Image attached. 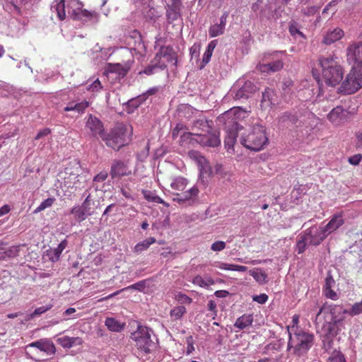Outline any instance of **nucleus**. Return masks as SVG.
Returning a JSON list of instances; mask_svg holds the SVG:
<instances>
[{"instance_id": "8", "label": "nucleus", "mask_w": 362, "mask_h": 362, "mask_svg": "<svg viewBox=\"0 0 362 362\" xmlns=\"http://www.w3.org/2000/svg\"><path fill=\"white\" fill-rule=\"evenodd\" d=\"M153 331L146 326L139 325L137 329L132 333L131 338L139 349L146 354L151 353L156 348V343L151 335Z\"/></svg>"}, {"instance_id": "57", "label": "nucleus", "mask_w": 362, "mask_h": 362, "mask_svg": "<svg viewBox=\"0 0 362 362\" xmlns=\"http://www.w3.org/2000/svg\"><path fill=\"white\" fill-rule=\"evenodd\" d=\"M226 244L223 241L218 240L212 243L211 250L214 252H220L226 248Z\"/></svg>"}, {"instance_id": "55", "label": "nucleus", "mask_w": 362, "mask_h": 362, "mask_svg": "<svg viewBox=\"0 0 362 362\" xmlns=\"http://www.w3.org/2000/svg\"><path fill=\"white\" fill-rule=\"evenodd\" d=\"M46 257L52 262H55L59 259L60 255L54 250L50 248L46 251Z\"/></svg>"}, {"instance_id": "32", "label": "nucleus", "mask_w": 362, "mask_h": 362, "mask_svg": "<svg viewBox=\"0 0 362 362\" xmlns=\"http://www.w3.org/2000/svg\"><path fill=\"white\" fill-rule=\"evenodd\" d=\"M188 185V180L183 177H177L170 184L172 189L177 191H183Z\"/></svg>"}, {"instance_id": "9", "label": "nucleus", "mask_w": 362, "mask_h": 362, "mask_svg": "<svg viewBox=\"0 0 362 362\" xmlns=\"http://www.w3.org/2000/svg\"><path fill=\"white\" fill-rule=\"evenodd\" d=\"M257 90V87L254 82L240 78L230 90V94L235 100H245L251 97Z\"/></svg>"}, {"instance_id": "16", "label": "nucleus", "mask_w": 362, "mask_h": 362, "mask_svg": "<svg viewBox=\"0 0 362 362\" xmlns=\"http://www.w3.org/2000/svg\"><path fill=\"white\" fill-rule=\"evenodd\" d=\"M166 4V16L169 22L177 20L181 16L182 3L180 0H164Z\"/></svg>"}, {"instance_id": "41", "label": "nucleus", "mask_w": 362, "mask_h": 362, "mask_svg": "<svg viewBox=\"0 0 362 362\" xmlns=\"http://www.w3.org/2000/svg\"><path fill=\"white\" fill-rule=\"evenodd\" d=\"M344 313L354 316L362 313V300L354 303L349 310H344Z\"/></svg>"}, {"instance_id": "3", "label": "nucleus", "mask_w": 362, "mask_h": 362, "mask_svg": "<svg viewBox=\"0 0 362 362\" xmlns=\"http://www.w3.org/2000/svg\"><path fill=\"white\" fill-rule=\"evenodd\" d=\"M288 349L298 356L306 355L314 345V334L300 327H288Z\"/></svg>"}, {"instance_id": "30", "label": "nucleus", "mask_w": 362, "mask_h": 362, "mask_svg": "<svg viewBox=\"0 0 362 362\" xmlns=\"http://www.w3.org/2000/svg\"><path fill=\"white\" fill-rule=\"evenodd\" d=\"M252 321L253 318L251 315H243L236 320L234 326L239 329H243L250 326Z\"/></svg>"}, {"instance_id": "42", "label": "nucleus", "mask_w": 362, "mask_h": 362, "mask_svg": "<svg viewBox=\"0 0 362 362\" xmlns=\"http://www.w3.org/2000/svg\"><path fill=\"white\" fill-rule=\"evenodd\" d=\"M217 267L220 269L223 270H228V271H237V272H245V267H237L234 264H228V263H218Z\"/></svg>"}, {"instance_id": "13", "label": "nucleus", "mask_w": 362, "mask_h": 362, "mask_svg": "<svg viewBox=\"0 0 362 362\" xmlns=\"http://www.w3.org/2000/svg\"><path fill=\"white\" fill-rule=\"evenodd\" d=\"M347 61L349 64L362 66V42H354L346 49Z\"/></svg>"}, {"instance_id": "28", "label": "nucleus", "mask_w": 362, "mask_h": 362, "mask_svg": "<svg viewBox=\"0 0 362 362\" xmlns=\"http://www.w3.org/2000/svg\"><path fill=\"white\" fill-rule=\"evenodd\" d=\"M274 90L271 88H266L262 93V98L261 100V107L263 109L270 107L274 104Z\"/></svg>"}, {"instance_id": "4", "label": "nucleus", "mask_w": 362, "mask_h": 362, "mask_svg": "<svg viewBox=\"0 0 362 362\" xmlns=\"http://www.w3.org/2000/svg\"><path fill=\"white\" fill-rule=\"evenodd\" d=\"M247 112L240 107H233L217 118L218 124H223L225 127L226 136L224 140L226 148L229 151L233 149V145L236 141L239 124L238 120Z\"/></svg>"}, {"instance_id": "22", "label": "nucleus", "mask_w": 362, "mask_h": 362, "mask_svg": "<svg viewBox=\"0 0 362 362\" xmlns=\"http://www.w3.org/2000/svg\"><path fill=\"white\" fill-rule=\"evenodd\" d=\"M83 196L86 197L85 200L81 204V206L83 208V210L88 214L90 216L95 213V209L99 206V202L98 201L94 200L90 194L86 191L83 193Z\"/></svg>"}, {"instance_id": "40", "label": "nucleus", "mask_w": 362, "mask_h": 362, "mask_svg": "<svg viewBox=\"0 0 362 362\" xmlns=\"http://www.w3.org/2000/svg\"><path fill=\"white\" fill-rule=\"evenodd\" d=\"M225 28L221 25L216 23L211 25L209 29V35L210 37H215L222 35L224 33Z\"/></svg>"}, {"instance_id": "5", "label": "nucleus", "mask_w": 362, "mask_h": 362, "mask_svg": "<svg viewBox=\"0 0 362 362\" xmlns=\"http://www.w3.org/2000/svg\"><path fill=\"white\" fill-rule=\"evenodd\" d=\"M322 67V74L325 83L329 86H335L342 81L343 69L337 57L334 56L322 57L319 59Z\"/></svg>"}, {"instance_id": "44", "label": "nucleus", "mask_w": 362, "mask_h": 362, "mask_svg": "<svg viewBox=\"0 0 362 362\" xmlns=\"http://www.w3.org/2000/svg\"><path fill=\"white\" fill-rule=\"evenodd\" d=\"M78 177L76 175H70L68 177L65 178L64 180V185L67 187H71V189H74V191H76L78 186L77 185V182L78 180H77Z\"/></svg>"}, {"instance_id": "24", "label": "nucleus", "mask_w": 362, "mask_h": 362, "mask_svg": "<svg viewBox=\"0 0 362 362\" xmlns=\"http://www.w3.org/2000/svg\"><path fill=\"white\" fill-rule=\"evenodd\" d=\"M129 66L121 64H108L106 67L107 74H115L118 78H123L127 73Z\"/></svg>"}, {"instance_id": "34", "label": "nucleus", "mask_w": 362, "mask_h": 362, "mask_svg": "<svg viewBox=\"0 0 362 362\" xmlns=\"http://www.w3.org/2000/svg\"><path fill=\"white\" fill-rule=\"evenodd\" d=\"M142 194H143L144 198L148 202L162 204L164 206H168V204L163 199H161L160 197L156 195L151 191L143 190Z\"/></svg>"}, {"instance_id": "21", "label": "nucleus", "mask_w": 362, "mask_h": 362, "mask_svg": "<svg viewBox=\"0 0 362 362\" xmlns=\"http://www.w3.org/2000/svg\"><path fill=\"white\" fill-rule=\"evenodd\" d=\"M344 35V32L339 28L329 29L324 35L322 42L329 45L339 40Z\"/></svg>"}, {"instance_id": "43", "label": "nucleus", "mask_w": 362, "mask_h": 362, "mask_svg": "<svg viewBox=\"0 0 362 362\" xmlns=\"http://www.w3.org/2000/svg\"><path fill=\"white\" fill-rule=\"evenodd\" d=\"M55 199L54 197H49L44 200L33 211L34 214H37L42 211H44L47 208L52 206L54 204Z\"/></svg>"}, {"instance_id": "18", "label": "nucleus", "mask_w": 362, "mask_h": 362, "mask_svg": "<svg viewBox=\"0 0 362 362\" xmlns=\"http://www.w3.org/2000/svg\"><path fill=\"white\" fill-rule=\"evenodd\" d=\"M27 347L36 348L44 352L46 356H52L56 353V347L54 343L49 339L47 338L33 341L27 345Z\"/></svg>"}, {"instance_id": "37", "label": "nucleus", "mask_w": 362, "mask_h": 362, "mask_svg": "<svg viewBox=\"0 0 362 362\" xmlns=\"http://www.w3.org/2000/svg\"><path fill=\"white\" fill-rule=\"evenodd\" d=\"M191 154L194 156L197 160V163L201 167L200 171L201 173L204 170L206 171L209 168V163L206 159L202 156L200 153L197 151L192 152Z\"/></svg>"}, {"instance_id": "54", "label": "nucleus", "mask_w": 362, "mask_h": 362, "mask_svg": "<svg viewBox=\"0 0 362 362\" xmlns=\"http://www.w3.org/2000/svg\"><path fill=\"white\" fill-rule=\"evenodd\" d=\"M253 278L260 284H266L268 281L267 273H251Z\"/></svg>"}, {"instance_id": "39", "label": "nucleus", "mask_w": 362, "mask_h": 362, "mask_svg": "<svg viewBox=\"0 0 362 362\" xmlns=\"http://www.w3.org/2000/svg\"><path fill=\"white\" fill-rule=\"evenodd\" d=\"M4 7L7 12L11 14L21 15V8L13 1L6 2Z\"/></svg>"}, {"instance_id": "19", "label": "nucleus", "mask_w": 362, "mask_h": 362, "mask_svg": "<svg viewBox=\"0 0 362 362\" xmlns=\"http://www.w3.org/2000/svg\"><path fill=\"white\" fill-rule=\"evenodd\" d=\"M131 171L129 170L126 163L122 160H115L111 166L110 175L112 178L129 175Z\"/></svg>"}, {"instance_id": "15", "label": "nucleus", "mask_w": 362, "mask_h": 362, "mask_svg": "<svg viewBox=\"0 0 362 362\" xmlns=\"http://www.w3.org/2000/svg\"><path fill=\"white\" fill-rule=\"evenodd\" d=\"M349 112L341 106H337L327 115V119L335 126L341 125L348 120Z\"/></svg>"}, {"instance_id": "62", "label": "nucleus", "mask_w": 362, "mask_h": 362, "mask_svg": "<svg viewBox=\"0 0 362 362\" xmlns=\"http://www.w3.org/2000/svg\"><path fill=\"white\" fill-rule=\"evenodd\" d=\"M207 308L209 311L211 312V315L213 318L215 319L217 315V310H216V303L213 300H209L207 303Z\"/></svg>"}, {"instance_id": "36", "label": "nucleus", "mask_w": 362, "mask_h": 362, "mask_svg": "<svg viewBox=\"0 0 362 362\" xmlns=\"http://www.w3.org/2000/svg\"><path fill=\"white\" fill-rule=\"evenodd\" d=\"M159 88L158 87H153L149 88L146 93L143 94L142 95H139L136 99H133L130 100V103H132L133 105H139L141 103H143L146 99V95H153L156 92H158Z\"/></svg>"}, {"instance_id": "12", "label": "nucleus", "mask_w": 362, "mask_h": 362, "mask_svg": "<svg viewBox=\"0 0 362 362\" xmlns=\"http://www.w3.org/2000/svg\"><path fill=\"white\" fill-rule=\"evenodd\" d=\"M200 185L201 184L197 182L189 189L181 194H177L173 198V200L177 202L180 204L192 205L197 201L200 191Z\"/></svg>"}, {"instance_id": "61", "label": "nucleus", "mask_w": 362, "mask_h": 362, "mask_svg": "<svg viewBox=\"0 0 362 362\" xmlns=\"http://www.w3.org/2000/svg\"><path fill=\"white\" fill-rule=\"evenodd\" d=\"M341 1V0H332L330 2H329L325 6V7L324 8V9L322 11V13L324 14V13H328V11L329 10H334V11H336L335 7Z\"/></svg>"}, {"instance_id": "7", "label": "nucleus", "mask_w": 362, "mask_h": 362, "mask_svg": "<svg viewBox=\"0 0 362 362\" xmlns=\"http://www.w3.org/2000/svg\"><path fill=\"white\" fill-rule=\"evenodd\" d=\"M240 143L248 149L255 151L262 150L268 143L264 127L260 124L253 126L248 134L241 136Z\"/></svg>"}, {"instance_id": "23", "label": "nucleus", "mask_w": 362, "mask_h": 362, "mask_svg": "<svg viewBox=\"0 0 362 362\" xmlns=\"http://www.w3.org/2000/svg\"><path fill=\"white\" fill-rule=\"evenodd\" d=\"M336 286V283L334 279L332 278L331 275H328L325 279V285L323 287V291L325 296L327 298L336 300L338 299V294L332 289Z\"/></svg>"}, {"instance_id": "25", "label": "nucleus", "mask_w": 362, "mask_h": 362, "mask_svg": "<svg viewBox=\"0 0 362 362\" xmlns=\"http://www.w3.org/2000/svg\"><path fill=\"white\" fill-rule=\"evenodd\" d=\"M344 223L341 214H336L332 216L329 223L323 228L328 235L337 230Z\"/></svg>"}, {"instance_id": "49", "label": "nucleus", "mask_w": 362, "mask_h": 362, "mask_svg": "<svg viewBox=\"0 0 362 362\" xmlns=\"http://www.w3.org/2000/svg\"><path fill=\"white\" fill-rule=\"evenodd\" d=\"M308 245H309V243L306 240L305 236L304 235L300 236L296 244V250L298 251V253H303Z\"/></svg>"}, {"instance_id": "63", "label": "nucleus", "mask_w": 362, "mask_h": 362, "mask_svg": "<svg viewBox=\"0 0 362 362\" xmlns=\"http://www.w3.org/2000/svg\"><path fill=\"white\" fill-rule=\"evenodd\" d=\"M252 300L258 303L264 304L267 301L268 296L265 293H262L260 295L254 296Z\"/></svg>"}, {"instance_id": "38", "label": "nucleus", "mask_w": 362, "mask_h": 362, "mask_svg": "<svg viewBox=\"0 0 362 362\" xmlns=\"http://www.w3.org/2000/svg\"><path fill=\"white\" fill-rule=\"evenodd\" d=\"M71 213L72 214H74L75 218L78 221V222H81L83 221H84L88 216H89L88 215V214H86L83 210V208L80 206H75L74 207L71 211Z\"/></svg>"}, {"instance_id": "11", "label": "nucleus", "mask_w": 362, "mask_h": 362, "mask_svg": "<svg viewBox=\"0 0 362 362\" xmlns=\"http://www.w3.org/2000/svg\"><path fill=\"white\" fill-rule=\"evenodd\" d=\"M193 134L197 136V141L203 146L216 147L220 145L221 140L218 132H208L207 134L202 133L192 134L189 132H184L181 136L182 140L189 139Z\"/></svg>"}, {"instance_id": "60", "label": "nucleus", "mask_w": 362, "mask_h": 362, "mask_svg": "<svg viewBox=\"0 0 362 362\" xmlns=\"http://www.w3.org/2000/svg\"><path fill=\"white\" fill-rule=\"evenodd\" d=\"M132 37L136 39L135 40V45L134 47V49H139L141 47H144V45L142 44V42H141V35H140V34H139V33L138 31L134 30L132 33Z\"/></svg>"}, {"instance_id": "27", "label": "nucleus", "mask_w": 362, "mask_h": 362, "mask_svg": "<svg viewBox=\"0 0 362 362\" xmlns=\"http://www.w3.org/2000/svg\"><path fill=\"white\" fill-rule=\"evenodd\" d=\"M283 62L281 60H276L268 64H262L259 65V69L262 72H276L281 69Z\"/></svg>"}, {"instance_id": "50", "label": "nucleus", "mask_w": 362, "mask_h": 362, "mask_svg": "<svg viewBox=\"0 0 362 362\" xmlns=\"http://www.w3.org/2000/svg\"><path fill=\"white\" fill-rule=\"evenodd\" d=\"M166 66L164 64H155L147 66L143 72L146 75L153 74L156 69H164Z\"/></svg>"}, {"instance_id": "52", "label": "nucleus", "mask_w": 362, "mask_h": 362, "mask_svg": "<svg viewBox=\"0 0 362 362\" xmlns=\"http://www.w3.org/2000/svg\"><path fill=\"white\" fill-rule=\"evenodd\" d=\"M193 283L196 285H198L201 287H207L209 286L212 282L209 279H204L200 276H197L193 279Z\"/></svg>"}, {"instance_id": "56", "label": "nucleus", "mask_w": 362, "mask_h": 362, "mask_svg": "<svg viewBox=\"0 0 362 362\" xmlns=\"http://www.w3.org/2000/svg\"><path fill=\"white\" fill-rule=\"evenodd\" d=\"M103 88V86L100 83V81L98 79H96L93 82H92L90 84L87 85L86 89L88 90L92 91V92H98L100 90Z\"/></svg>"}, {"instance_id": "2", "label": "nucleus", "mask_w": 362, "mask_h": 362, "mask_svg": "<svg viewBox=\"0 0 362 362\" xmlns=\"http://www.w3.org/2000/svg\"><path fill=\"white\" fill-rule=\"evenodd\" d=\"M51 11L56 13L59 21H64L70 16L74 20L86 21L95 15L86 9H83V4L79 0H54L51 4Z\"/></svg>"}, {"instance_id": "47", "label": "nucleus", "mask_w": 362, "mask_h": 362, "mask_svg": "<svg viewBox=\"0 0 362 362\" xmlns=\"http://www.w3.org/2000/svg\"><path fill=\"white\" fill-rule=\"evenodd\" d=\"M186 313L185 307L182 305L177 306L170 311V316L175 320L182 318L183 315Z\"/></svg>"}, {"instance_id": "6", "label": "nucleus", "mask_w": 362, "mask_h": 362, "mask_svg": "<svg viewBox=\"0 0 362 362\" xmlns=\"http://www.w3.org/2000/svg\"><path fill=\"white\" fill-rule=\"evenodd\" d=\"M132 128L129 125L119 124L109 134H105L103 140L107 146L118 151L131 140Z\"/></svg>"}, {"instance_id": "59", "label": "nucleus", "mask_w": 362, "mask_h": 362, "mask_svg": "<svg viewBox=\"0 0 362 362\" xmlns=\"http://www.w3.org/2000/svg\"><path fill=\"white\" fill-rule=\"evenodd\" d=\"M52 307V305H46V306H41L37 308H36L33 313L30 315L31 317H34L37 315H40L41 314L45 313L46 311L51 309Z\"/></svg>"}, {"instance_id": "45", "label": "nucleus", "mask_w": 362, "mask_h": 362, "mask_svg": "<svg viewBox=\"0 0 362 362\" xmlns=\"http://www.w3.org/2000/svg\"><path fill=\"white\" fill-rule=\"evenodd\" d=\"M323 4L324 1H322L321 4L318 6L315 5L303 8L301 9V13L305 16H314L320 10L321 5Z\"/></svg>"}, {"instance_id": "46", "label": "nucleus", "mask_w": 362, "mask_h": 362, "mask_svg": "<svg viewBox=\"0 0 362 362\" xmlns=\"http://www.w3.org/2000/svg\"><path fill=\"white\" fill-rule=\"evenodd\" d=\"M171 52H173V48H171L170 47H162L160 48L159 52L156 54V58L160 56V57H167V59L168 60L169 58L170 57ZM173 60H175L174 64H175L177 61H176L175 58L174 57L173 54H172V62Z\"/></svg>"}, {"instance_id": "1", "label": "nucleus", "mask_w": 362, "mask_h": 362, "mask_svg": "<svg viewBox=\"0 0 362 362\" xmlns=\"http://www.w3.org/2000/svg\"><path fill=\"white\" fill-rule=\"evenodd\" d=\"M279 122L292 128L299 139H303L316 131L320 119L306 108H299L283 112Z\"/></svg>"}, {"instance_id": "48", "label": "nucleus", "mask_w": 362, "mask_h": 362, "mask_svg": "<svg viewBox=\"0 0 362 362\" xmlns=\"http://www.w3.org/2000/svg\"><path fill=\"white\" fill-rule=\"evenodd\" d=\"M328 362H346L344 355L339 351H334L327 359Z\"/></svg>"}, {"instance_id": "51", "label": "nucleus", "mask_w": 362, "mask_h": 362, "mask_svg": "<svg viewBox=\"0 0 362 362\" xmlns=\"http://www.w3.org/2000/svg\"><path fill=\"white\" fill-rule=\"evenodd\" d=\"M107 175L108 174L106 171H102L94 177L93 187H95V191L99 188V186L96 185L95 183L104 182L107 179Z\"/></svg>"}, {"instance_id": "31", "label": "nucleus", "mask_w": 362, "mask_h": 362, "mask_svg": "<svg viewBox=\"0 0 362 362\" xmlns=\"http://www.w3.org/2000/svg\"><path fill=\"white\" fill-rule=\"evenodd\" d=\"M156 242V238L151 237L139 243H137L133 250V252L136 254L141 252L144 250H147L151 245Z\"/></svg>"}, {"instance_id": "33", "label": "nucleus", "mask_w": 362, "mask_h": 362, "mask_svg": "<svg viewBox=\"0 0 362 362\" xmlns=\"http://www.w3.org/2000/svg\"><path fill=\"white\" fill-rule=\"evenodd\" d=\"M288 31L295 38L300 37L305 39V35L300 30L299 24L296 21H291L288 23Z\"/></svg>"}, {"instance_id": "53", "label": "nucleus", "mask_w": 362, "mask_h": 362, "mask_svg": "<svg viewBox=\"0 0 362 362\" xmlns=\"http://www.w3.org/2000/svg\"><path fill=\"white\" fill-rule=\"evenodd\" d=\"M175 300L181 304H190L192 300L191 298L182 293L175 295Z\"/></svg>"}, {"instance_id": "10", "label": "nucleus", "mask_w": 362, "mask_h": 362, "mask_svg": "<svg viewBox=\"0 0 362 362\" xmlns=\"http://www.w3.org/2000/svg\"><path fill=\"white\" fill-rule=\"evenodd\" d=\"M362 88V69L353 66L341 83V91L346 94H352Z\"/></svg>"}, {"instance_id": "35", "label": "nucleus", "mask_w": 362, "mask_h": 362, "mask_svg": "<svg viewBox=\"0 0 362 362\" xmlns=\"http://www.w3.org/2000/svg\"><path fill=\"white\" fill-rule=\"evenodd\" d=\"M19 251V246H11L5 251L0 252V258L6 259L16 257L18 255Z\"/></svg>"}, {"instance_id": "17", "label": "nucleus", "mask_w": 362, "mask_h": 362, "mask_svg": "<svg viewBox=\"0 0 362 362\" xmlns=\"http://www.w3.org/2000/svg\"><path fill=\"white\" fill-rule=\"evenodd\" d=\"M86 127L89 129L93 136H100L103 139L105 134L101 121L92 115H89Z\"/></svg>"}, {"instance_id": "29", "label": "nucleus", "mask_w": 362, "mask_h": 362, "mask_svg": "<svg viewBox=\"0 0 362 362\" xmlns=\"http://www.w3.org/2000/svg\"><path fill=\"white\" fill-rule=\"evenodd\" d=\"M105 325L110 331L115 332H121L125 326V323L121 322L114 317H107Z\"/></svg>"}, {"instance_id": "20", "label": "nucleus", "mask_w": 362, "mask_h": 362, "mask_svg": "<svg viewBox=\"0 0 362 362\" xmlns=\"http://www.w3.org/2000/svg\"><path fill=\"white\" fill-rule=\"evenodd\" d=\"M90 103L86 100H83L81 101H70L67 103V105L64 107V112H74L77 113L78 115L84 113L85 110L88 108Z\"/></svg>"}, {"instance_id": "64", "label": "nucleus", "mask_w": 362, "mask_h": 362, "mask_svg": "<svg viewBox=\"0 0 362 362\" xmlns=\"http://www.w3.org/2000/svg\"><path fill=\"white\" fill-rule=\"evenodd\" d=\"M68 241L66 239L63 240L57 247H54V250L61 256L63 250L67 247Z\"/></svg>"}, {"instance_id": "26", "label": "nucleus", "mask_w": 362, "mask_h": 362, "mask_svg": "<svg viewBox=\"0 0 362 362\" xmlns=\"http://www.w3.org/2000/svg\"><path fill=\"white\" fill-rule=\"evenodd\" d=\"M57 341L64 349H70L82 344V339L80 337H70L68 336L59 337Z\"/></svg>"}, {"instance_id": "14", "label": "nucleus", "mask_w": 362, "mask_h": 362, "mask_svg": "<svg viewBox=\"0 0 362 362\" xmlns=\"http://www.w3.org/2000/svg\"><path fill=\"white\" fill-rule=\"evenodd\" d=\"M304 235L308 241L309 245H318L328 236V234L323 227L313 226L310 228L309 230L305 233Z\"/></svg>"}, {"instance_id": "58", "label": "nucleus", "mask_w": 362, "mask_h": 362, "mask_svg": "<svg viewBox=\"0 0 362 362\" xmlns=\"http://www.w3.org/2000/svg\"><path fill=\"white\" fill-rule=\"evenodd\" d=\"M187 349L186 355H190L194 351V341L192 336H189L186 339Z\"/></svg>"}]
</instances>
